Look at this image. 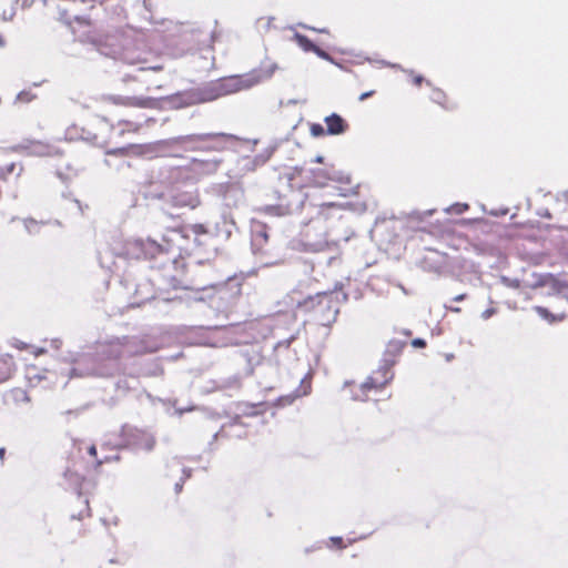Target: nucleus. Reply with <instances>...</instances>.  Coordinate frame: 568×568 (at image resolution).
Masks as SVG:
<instances>
[{
  "mask_svg": "<svg viewBox=\"0 0 568 568\" xmlns=\"http://www.w3.org/2000/svg\"><path fill=\"white\" fill-rule=\"evenodd\" d=\"M313 174H314V182L320 186H323L325 184L326 180L332 179L324 170L314 171Z\"/></svg>",
  "mask_w": 568,
  "mask_h": 568,
  "instance_id": "9d476101",
  "label": "nucleus"
},
{
  "mask_svg": "<svg viewBox=\"0 0 568 568\" xmlns=\"http://www.w3.org/2000/svg\"><path fill=\"white\" fill-rule=\"evenodd\" d=\"M374 94V91H367V92H364L359 95L358 100L359 101H365L366 99H368L369 97H372Z\"/></svg>",
  "mask_w": 568,
  "mask_h": 568,
  "instance_id": "412c9836",
  "label": "nucleus"
},
{
  "mask_svg": "<svg viewBox=\"0 0 568 568\" xmlns=\"http://www.w3.org/2000/svg\"><path fill=\"white\" fill-rule=\"evenodd\" d=\"M17 100L26 102V101H30L31 97L27 92H21L18 94Z\"/></svg>",
  "mask_w": 568,
  "mask_h": 568,
  "instance_id": "6ab92c4d",
  "label": "nucleus"
},
{
  "mask_svg": "<svg viewBox=\"0 0 568 568\" xmlns=\"http://www.w3.org/2000/svg\"><path fill=\"white\" fill-rule=\"evenodd\" d=\"M128 104L138 105V106H148L151 99H139V98H130L128 99Z\"/></svg>",
  "mask_w": 568,
  "mask_h": 568,
  "instance_id": "f8f14e48",
  "label": "nucleus"
},
{
  "mask_svg": "<svg viewBox=\"0 0 568 568\" xmlns=\"http://www.w3.org/2000/svg\"><path fill=\"white\" fill-rule=\"evenodd\" d=\"M153 445H154V440H153V439H150V440L148 442L146 449H148V450L152 449V448H153Z\"/></svg>",
  "mask_w": 568,
  "mask_h": 568,
  "instance_id": "b1692460",
  "label": "nucleus"
},
{
  "mask_svg": "<svg viewBox=\"0 0 568 568\" xmlns=\"http://www.w3.org/2000/svg\"><path fill=\"white\" fill-rule=\"evenodd\" d=\"M412 345L414 347H424L426 345V342L422 338H415L413 339Z\"/></svg>",
  "mask_w": 568,
  "mask_h": 568,
  "instance_id": "aec40b11",
  "label": "nucleus"
},
{
  "mask_svg": "<svg viewBox=\"0 0 568 568\" xmlns=\"http://www.w3.org/2000/svg\"><path fill=\"white\" fill-rule=\"evenodd\" d=\"M311 133L313 136L318 138L325 134V130L321 124L314 123L311 125Z\"/></svg>",
  "mask_w": 568,
  "mask_h": 568,
  "instance_id": "4468645a",
  "label": "nucleus"
},
{
  "mask_svg": "<svg viewBox=\"0 0 568 568\" xmlns=\"http://www.w3.org/2000/svg\"><path fill=\"white\" fill-rule=\"evenodd\" d=\"M181 489H182V484H181V483H176V484H175V491H176V493H180V491H181Z\"/></svg>",
  "mask_w": 568,
  "mask_h": 568,
  "instance_id": "393cba45",
  "label": "nucleus"
},
{
  "mask_svg": "<svg viewBox=\"0 0 568 568\" xmlns=\"http://www.w3.org/2000/svg\"><path fill=\"white\" fill-rule=\"evenodd\" d=\"M24 226L29 233L37 232L40 227V225L33 220L24 221Z\"/></svg>",
  "mask_w": 568,
  "mask_h": 568,
  "instance_id": "dca6fc26",
  "label": "nucleus"
},
{
  "mask_svg": "<svg viewBox=\"0 0 568 568\" xmlns=\"http://www.w3.org/2000/svg\"><path fill=\"white\" fill-rule=\"evenodd\" d=\"M184 475H185V477H190L191 476L190 470H184Z\"/></svg>",
  "mask_w": 568,
  "mask_h": 568,
  "instance_id": "2f4dec72",
  "label": "nucleus"
},
{
  "mask_svg": "<svg viewBox=\"0 0 568 568\" xmlns=\"http://www.w3.org/2000/svg\"><path fill=\"white\" fill-rule=\"evenodd\" d=\"M276 68V64H272L270 69L258 73L254 72L244 77L229 78L219 84V92L220 94H230L240 90L250 89L253 85L260 83L262 80L271 78Z\"/></svg>",
  "mask_w": 568,
  "mask_h": 568,
  "instance_id": "f03ea898",
  "label": "nucleus"
},
{
  "mask_svg": "<svg viewBox=\"0 0 568 568\" xmlns=\"http://www.w3.org/2000/svg\"><path fill=\"white\" fill-rule=\"evenodd\" d=\"M98 51L103 55L112 57L114 59L121 54V58L129 64H138L142 62L141 59L132 58L128 51L121 53L118 49L113 48V45H110L109 48V44H98Z\"/></svg>",
  "mask_w": 568,
  "mask_h": 568,
  "instance_id": "0eeeda50",
  "label": "nucleus"
},
{
  "mask_svg": "<svg viewBox=\"0 0 568 568\" xmlns=\"http://www.w3.org/2000/svg\"><path fill=\"white\" fill-rule=\"evenodd\" d=\"M21 171H22V168L20 166L18 172H17V175H20Z\"/></svg>",
  "mask_w": 568,
  "mask_h": 568,
  "instance_id": "f704fd0d",
  "label": "nucleus"
},
{
  "mask_svg": "<svg viewBox=\"0 0 568 568\" xmlns=\"http://www.w3.org/2000/svg\"><path fill=\"white\" fill-rule=\"evenodd\" d=\"M383 381H378L376 377H369L365 383L362 384V393H365L367 389L387 384L393 378V374L389 372V368H383Z\"/></svg>",
  "mask_w": 568,
  "mask_h": 568,
  "instance_id": "6e6552de",
  "label": "nucleus"
},
{
  "mask_svg": "<svg viewBox=\"0 0 568 568\" xmlns=\"http://www.w3.org/2000/svg\"><path fill=\"white\" fill-rule=\"evenodd\" d=\"M152 70H161V67H152Z\"/></svg>",
  "mask_w": 568,
  "mask_h": 568,
  "instance_id": "72a5a7b5",
  "label": "nucleus"
},
{
  "mask_svg": "<svg viewBox=\"0 0 568 568\" xmlns=\"http://www.w3.org/2000/svg\"><path fill=\"white\" fill-rule=\"evenodd\" d=\"M4 452H6V450H4V448H0V458H1V459H2V458H3V456H4Z\"/></svg>",
  "mask_w": 568,
  "mask_h": 568,
  "instance_id": "c756f323",
  "label": "nucleus"
},
{
  "mask_svg": "<svg viewBox=\"0 0 568 568\" xmlns=\"http://www.w3.org/2000/svg\"><path fill=\"white\" fill-rule=\"evenodd\" d=\"M496 313V310L495 308H487L486 311H484L481 313V318L483 320H488L489 317H491L494 314Z\"/></svg>",
  "mask_w": 568,
  "mask_h": 568,
  "instance_id": "f3484780",
  "label": "nucleus"
},
{
  "mask_svg": "<svg viewBox=\"0 0 568 568\" xmlns=\"http://www.w3.org/2000/svg\"><path fill=\"white\" fill-rule=\"evenodd\" d=\"M467 209H468V204H466V203H456V204H454L453 206H450L449 209H447V212H449V213H456V214H462V213H464Z\"/></svg>",
  "mask_w": 568,
  "mask_h": 568,
  "instance_id": "9b49d317",
  "label": "nucleus"
},
{
  "mask_svg": "<svg viewBox=\"0 0 568 568\" xmlns=\"http://www.w3.org/2000/svg\"><path fill=\"white\" fill-rule=\"evenodd\" d=\"M171 235H172L173 237H178V236H180V232H178V231H175V230H174V231H172V232H171Z\"/></svg>",
  "mask_w": 568,
  "mask_h": 568,
  "instance_id": "bb28decb",
  "label": "nucleus"
},
{
  "mask_svg": "<svg viewBox=\"0 0 568 568\" xmlns=\"http://www.w3.org/2000/svg\"><path fill=\"white\" fill-rule=\"evenodd\" d=\"M89 454H90L91 456H95V455H97V448H95V446H91V447L89 448Z\"/></svg>",
  "mask_w": 568,
  "mask_h": 568,
  "instance_id": "5701e85b",
  "label": "nucleus"
},
{
  "mask_svg": "<svg viewBox=\"0 0 568 568\" xmlns=\"http://www.w3.org/2000/svg\"><path fill=\"white\" fill-rule=\"evenodd\" d=\"M313 52H315L322 59H329V55L325 51L321 50L318 47H316V49Z\"/></svg>",
  "mask_w": 568,
  "mask_h": 568,
  "instance_id": "a211bd4d",
  "label": "nucleus"
},
{
  "mask_svg": "<svg viewBox=\"0 0 568 568\" xmlns=\"http://www.w3.org/2000/svg\"><path fill=\"white\" fill-rule=\"evenodd\" d=\"M536 312L545 320L547 321H554L555 317L549 313V311L545 307H541V306H537L536 307Z\"/></svg>",
  "mask_w": 568,
  "mask_h": 568,
  "instance_id": "2eb2a0df",
  "label": "nucleus"
},
{
  "mask_svg": "<svg viewBox=\"0 0 568 568\" xmlns=\"http://www.w3.org/2000/svg\"><path fill=\"white\" fill-rule=\"evenodd\" d=\"M464 297H465V295L462 294V295L456 296L454 300L455 301H462V300H464Z\"/></svg>",
  "mask_w": 568,
  "mask_h": 568,
  "instance_id": "cd10ccee",
  "label": "nucleus"
},
{
  "mask_svg": "<svg viewBox=\"0 0 568 568\" xmlns=\"http://www.w3.org/2000/svg\"><path fill=\"white\" fill-rule=\"evenodd\" d=\"M174 239H163L165 245L158 243L154 240H141V239H132L128 240L124 245V255L130 258H149L154 257L156 254L162 253L169 250V242Z\"/></svg>",
  "mask_w": 568,
  "mask_h": 568,
  "instance_id": "7ed1b4c3",
  "label": "nucleus"
},
{
  "mask_svg": "<svg viewBox=\"0 0 568 568\" xmlns=\"http://www.w3.org/2000/svg\"><path fill=\"white\" fill-rule=\"evenodd\" d=\"M166 197L176 207L195 209L200 203L197 194L192 191H180L178 189H173Z\"/></svg>",
  "mask_w": 568,
  "mask_h": 568,
  "instance_id": "20e7f679",
  "label": "nucleus"
},
{
  "mask_svg": "<svg viewBox=\"0 0 568 568\" xmlns=\"http://www.w3.org/2000/svg\"><path fill=\"white\" fill-rule=\"evenodd\" d=\"M295 40L304 51H314L316 45L305 36L296 33Z\"/></svg>",
  "mask_w": 568,
  "mask_h": 568,
  "instance_id": "1a4fd4ad",
  "label": "nucleus"
},
{
  "mask_svg": "<svg viewBox=\"0 0 568 568\" xmlns=\"http://www.w3.org/2000/svg\"><path fill=\"white\" fill-rule=\"evenodd\" d=\"M355 400H365V397L364 396H359V395H354L353 397Z\"/></svg>",
  "mask_w": 568,
  "mask_h": 568,
  "instance_id": "a878e982",
  "label": "nucleus"
},
{
  "mask_svg": "<svg viewBox=\"0 0 568 568\" xmlns=\"http://www.w3.org/2000/svg\"><path fill=\"white\" fill-rule=\"evenodd\" d=\"M325 123L327 125L326 133L331 135H338L346 131L347 124L342 119L341 115L333 113L325 118Z\"/></svg>",
  "mask_w": 568,
  "mask_h": 568,
  "instance_id": "423d86ee",
  "label": "nucleus"
},
{
  "mask_svg": "<svg viewBox=\"0 0 568 568\" xmlns=\"http://www.w3.org/2000/svg\"><path fill=\"white\" fill-rule=\"evenodd\" d=\"M222 160L217 158L212 159H196L192 160V170L196 173L212 174L217 171Z\"/></svg>",
  "mask_w": 568,
  "mask_h": 568,
  "instance_id": "39448f33",
  "label": "nucleus"
},
{
  "mask_svg": "<svg viewBox=\"0 0 568 568\" xmlns=\"http://www.w3.org/2000/svg\"><path fill=\"white\" fill-rule=\"evenodd\" d=\"M332 541L341 544L342 542V538H339V537L332 538Z\"/></svg>",
  "mask_w": 568,
  "mask_h": 568,
  "instance_id": "c85d7f7f",
  "label": "nucleus"
},
{
  "mask_svg": "<svg viewBox=\"0 0 568 568\" xmlns=\"http://www.w3.org/2000/svg\"><path fill=\"white\" fill-rule=\"evenodd\" d=\"M325 206L335 207L336 205L334 203H328V204H325Z\"/></svg>",
  "mask_w": 568,
  "mask_h": 568,
  "instance_id": "473e14b6",
  "label": "nucleus"
},
{
  "mask_svg": "<svg viewBox=\"0 0 568 568\" xmlns=\"http://www.w3.org/2000/svg\"><path fill=\"white\" fill-rule=\"evenodd\" d=\"M221 136H227L224 133H204V134H191V135H181L176 138H172L169 140L161 141L160 144L163 146L172 148V146H184L186 150H205V151H221L223 145L219 142H214L210 145H200V142L215 140Z\"/></svg>",
  "mask_w": 568,
  "mask_h": 568,
  "instance_id": "f257e3e1",
  "label": "nucleus"
},
{
  "mask_svg": "<svg viewBox=\"0 0 568 568\" xmlns=\"http://www.w3.org/2000/svg\"><path fill=\"white\" fill-rule=\"evenodd\" d=\"M16 169H17V164L16 163L7 164L3 168H0V175L1 176H7L9 174H13L16 172Z\"/></svg>",
  "mask_w": 568,
  "mask_h": 568,
  "instance_id": "ddd939ff",
  "label": "nucleus"
},
{
  "mask_svg": "<svg viewBox=\"0 0 568 568\" xmlns=\"http://www.w3.org/2000/svg\"><path fill=\"white\" fill-rule=\"evenodd\" d=\"M315 161L321 163L323 161V156H321V155L316 156Z\"/></svg>",
  "mask_w": 568,
  "mask_h": 568,
  "instance_id": "7c9ffc66",
  "label": "nucleus"
},
{
  "mask_svg": "<svg viewBox=\"0 0 568 568\" xmlns=\"http://www.w3.org/2000/svg\"><path fill=\"white\" fill-rule=\"evenodd\" d=\"M424 81V78L422 75H417L414 79L415 84L419 85Z\"/></svg>",
  "mask_w": 568,
  "mask_h": 568,
  "instance_id": "4be33fe9",
  "label": "nucleus"
}]
</instances>
